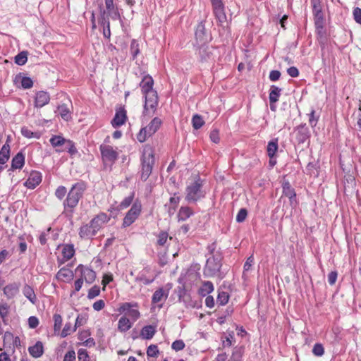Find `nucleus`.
I'll use <instances>...</instances> for the list:
<instances>
[{
    "label": "nucleus",
    "instance_id": "1",
    "mask_svg": "<svg viewBox=\"0 0 361 361\" xmlns=\"http://www.w3.org/2000/svg\"><path fill=\"white\" fill-rule=\"evenodd\" d=\"M154 80L149 75H145L140 82L142 92L145 96L144 116H152L158 105L157 92L153 90Z\"/></svg>",
    "mask_w": 361,
    "mask_h": 361
},
{
    "label": "nucleus",
    "instance_id": "32",
    "mask_svg": "<svg viewBox=\"0 0 361 361\" xmlns=\"http://www.w3.org/2000/svg\"><path fill=\"white\" fill-rule=\"evenodd\" d=\"M193 214L191 208L188 207H181L179 209L178 217L179 221H185Z\"/></svg>",
    "mask_w": 361,
    "mask_h": 361
},
{
    "label": "nucleus",
    "instance_id": "19",
    "mask_svg": "<svg viewBox=\"0 0 361 361\" xmlns=\"http://www.w3.org/2000/svg\"><path fill=\"white\" fill-rule=\"evenodd\" d=\"M105 5L106 11V14L108 16V18H111L112 20H118L120 18V14L117 10V8L114 6L113 0H105Z\"/></svg>",
    "mask_w": 361,
    "mask_h": 361
},
{
    "label": "nucleus",
    "instance_id": "23",
    "mask_svg": "<svg viewBox=\"0 0 361 361\" xmlns=\"http://www.w3.org/2000/svg\"><path fill=\"white\" fill-rule=\"evenodd\" d=\"M30 355L34 358H39L44 354V345L42 342L37 341L28 348Z\"/></svg>",
    "mask_w": 361,
    "mask_h": 361
},
{
    "label": "nucleus",
    "instance_id": "61",
    "mask_svg": "<svg viewBox=\"0 0 361 361\" xmlns=\"http://www.w3.org/2000/svg\"><path fill=\"white\" fill-rule=\"evenodd\" d=\"M28 325L31 329H35L39 325V319L35 317L31 316L28 318Z\"/></svg>",
    "mask_w": 361,
    "mask_h": 361
},
{
    "label": "nucleus",
    "instance_id": "29",
    "mask_svg": "<svg viewBox=\"0 0 361 361\" xmlns=\"http://www.w3.org/2000/svg\"><path fill=\"white\" fill-rule=\"evenodd\" d=\"M156 333L155 327L152 325L144 326L140 332V336L142 339L149 340L153 338Z\"/></svg>",
    "mask_w": 361,
    "mask_h": 361
},
{
    "label": "nucleus",
    "instance_id": "36",
    "mask_svg": "<svg viewBox=\"0 0 361 361\" xmlns=\"http://www.w3.org/2000/svg\"><path fill=\"white\" fill-rule=\"evenodd\" d=\"M58 111L61 117L65 120L68 121L71 118V113L66 104H62L58 106Z\"/></svg>",
    "mask_w": 361,
    "mask_h": 361
},
{
    "label": "nucleus",
    "instance_id": "59",
    "mask_svg": "<svg viewBox=\"0 0 361 361\" xmlns=\"http://www.w3.org/2000/svg\"><path fill=\"white\" fill-rule=\"evenodd\" d=\"M254 262H255V259H254V257L253 255H250L246 260L245 264H244V267H243V269H244V271H249L252 266L254 264Z\"/></svg>",
    "mask_w": 361,
    "mask_h": 361
},
{
    "label": "nucleus",
    "instance_id": "12",
    "mask_svg": "<svg viewBox=\"0 0 361 361\" xmlns=\"http://www.w3.org/2000/svg\"><path fill=\"white\" fill-rule=\"evenodd\" d=\"M195 39L197 44L199 46L201 44H206L209 39V36L206 33L204 24L201 22L200 23L195 30Z\"/></svg>",
    "mask_w": 361,
    "mask_h": 361
},
{
    "label": "nucleus",
    "instance_id": "27",
    "mask_svg": "<svg viewBox=\"0 0 361 361\" xmlns=\"http://www.w3.org/2000/svg\"><path fill=\"white\" fill-rule=\"evenodd\" d=\"M133 326V322L126 317V315L122 316L118 322V330L120 332H126Z\"/></svg>",
    "mask_w": 361,
    "mask_h": 361
},
{
    "label": "nucleus",
    "instance_id": "58",
    "mask_svg": "<svg viewBox=\"0 0 361 361\" xmlns=\"http://www.w3.org/2000/svg\"><path fill=\"white\" fill-rule=\"evenodd\" d=\"M168 238V233L166 232H161L158 235L157 243L158 245L163 246L166 243Z\"/></svg>",
    "mask_w": 361,
    "mask_h": 361
},
{
    "label": "nucleus",
    "instance_id": "4",
    "mask_svg": "<svg viewBox=\"0 0 361 361\" xmlns=\"http://www.w3.org/2000/svg\"><path fill=\"white\" fill-rule=\"evenodd\" d=\"M221 258L219 255H213L207 259L206 265L204 268V274L207 277L218 276L221 279L220 269L221 267Z\"/></svg>",
    "mask_w": 361,
    "mask_h": 361
},
{
    "label": "nucleus",
    "instance_id": "28",
    "mask_svg": "<svg viewBox=\"0 0 361 361\" xmlns=\"http://www.w3.org/2000/svg\"><path fill=\"white\" fill-rule=\"evenodd\" d=\"M25 164V156L22 152H18L12 159L11 168L13 169H20Z\"/></svg>",
    "mask_w": 361,
    "mask_h": 361
},
{
    "label": "nucleus",
    "instance_id": "16",
    "mask_svg": "<svg viewBox=\"0 0 361 361\" xmlns=\"http://www.w3.org/2000/svg\"><path fill=\"white\" fill-rule=\"evenodd\" d=\"M127 119L126 111L124 108H120L116 112L114 118L111 121V124L114 128L123 125Z\"/></svg>",
    "mask_w": 361,
    "mask_h": 361
},
{
    "label": "nucleus",
    "instance_id": "43",
    "mask_svg": "<svg viewBox=\"0 0 361 361\" xmlns=\"http://www.w3.org/2000/svg\"><path fill=\"white\" fill-rule=\"evenodd\" d=\"M9 313V306L6 303H0V316L3 322H6Z\"/></svg>",
    "mask_w": 361,
    "mask_h": 361
},
{
    "label": "nucleus",
    "instance_id": "38",
    "mask_svg": "<svg viewBox=\"0 0 361 361\" xmlns=\"http://www.w3.org/2000/svg\"><path fill=\"white\" fill-rule=\"evenodd\" d=\"M54 333L59 334L61 331V325H62V317L59 314H54Z\"/></svg>",
    "mask_w": 361,
    "mask_h": 361
},
{
    "label": "nucleus",
    "instance_id": "54",
    "mask_svg": "<svg viewBox=\"0 0 361 361\" xmlns=\"http://www.w3.org/2000/svg\"><path fill=\"white\" fill-rule=\"evenodd\" d=\"M33 85V82L32 79L29 77H23L21 78V86L24 89H29L32 87Z\"/></svg>",
    "mask_w": 361,
    "mask_h": 361
},
{
    "label": "nucleus",
    "instance_id": "22",
    "mask_svg": "<svg viewBox=\"0 0 361 361\" xmlns=\"http://www.w3.org/2000/svg\"><path fill=\"white\" fill-rule=\"evenodd\" d=\"M49 100V94L47 92L39 91L36 94L35 106L41 108L47 104Z\"/></svg>",
    "mask_w": 361,
    "mask_h": 361
},
{
    "label": "nucleus",
    "instance_id": "51",
    "mask_svg": "<svg viewBox=\"0 0 361 361\" xmlns=\"http://www.w3.org/2000/svg\"><path fill=\"white\" fill-rule=\"evenodd\" d=\"M247 216V211L246 209L242 208L239 210L236 216V221L238 223L243 222Z\"/></svg>",
    "mask_w": 361,
    "mask_h": 361
},
{
    "label": "nucleus",
    "instance_id": "64",
    "mask_svg": "<svg viewBox=\"0 0 361 361\" xmlns=\"http://www.w3.org/2000/svg\"><path fill=\"white\" fill-rule=\"evenodd\" d=\"M353 16L355 20L359 23L361 24V9L358 7L355 8L353 11Z\"/></svg>",
    "mask_w": 361,
    "mask_h": 361
},
{
    "label": "nucleus",
    "instance_id": "26",
    "mask_svg": "<svg viewBox=\"0 0 361 361\" xmlns=\"http://www.w3.org/2000/svg\"><path fill=\"white\" fill-rule=\"evenodd\" d=\"M283 194L289 198L290 203L295 200L296 194L294 189L291 187L288 180H284L282 183Z\"/></svg>",
    "mask_w": 361,
    "mask_h": 361
},
{
    "label": "nucleus",
    "instance_id": "57",
    "mask_svg": "<svg viewBox=\"0 0 361 361\" xmlns=\"http://www.w3.org/2000/svg\"><path fill=\"white\" fill-rule=\"evenodd\" d=\"M171 348L176 351H179L185 348V343L182 340H176L173 342Z\"/></svg>",
    "mask_w": 361,
    "mask_h": 361
},
{
    "label": "nucleus",
    "instance_id": "24",
    "mask_svg": "<svg viewBox=\"0 0 361 361\" xmlns=\"http://www.w3.org/2000/svg\"><path fill=\"white\" fill-rule=\"evenodd\" d=\"M310 137V131L305 126H300L297 128L296 139L299 143H304Z\"/></svg>",
    "mask_w": 361,
    "mask_h": 361
},
{
    "label": "nucleus",
    "instance_id": "35",
    "mask_svg": "<svg viewBox=\"0 0 361 361\" xmlns=\"http://www.w3.org/2000/svg\"><path fill=\"white\" fill-rule=\"evenodd\" d=\"M75 253L73 245H66L62 249V255L64 261L69 260Z\"/></svg>",
    "mask_w": 361,
    "mask_h": 361
},
{
    "label": "nucleus",
    "instance_id": "55",
    "mask_svg": "<svg viewBox=\"0 0 361 361\" xmlns=\"http://www.w3.org/2000/svg\"><path fill=\"white\" fill-rule=\"evenodd\" d=\"M63 150H67L71 155L77 152V149L71 140H68L65 145V147Z\"/></svg>",
    "mask_w": 361,
    "mask_h": 361
},
{
    "label": "nucleus",
    "instance_id": "33",
    "mask_svg": "<svg viewBox=\"0 0 361 361\" xmlns=\"http://www.w3.org/2000/svg\"><path fill=\"white\" fill-rule=\"evenodd\" d=\"M278 148V139H274L269 141L267 147V152L269 157H275Z\"/></svg>",
    "mask_w": 361,
    "mask_h": 361
},
{
    "label": "nucleus",
    "instance_id": "20",
    "mask_svg": "<svg viewBox=\"0 0 361 361\" xmlns=\"http://www.w3.org/2000/svg\"><path fill=\"white\" fill-rule=\"evenodd\" d=\"M73 272L71 269L63 267L57 272L56 277L59 281L70 282L73 279Z\"/></svg>",
    "mask_w": 361,
    "mask_h": 361
},
{
    "label": "nucleus",
    "instance_id": "18",
    "mask_svg": "<svg viewBox=\"0 0 361 361\" xmlns=\"http://www.w3.org/2000/svg\"><path fill=\"white\" fill-rule=\"evenodd\" d=\"M99 23L103 27L104 37L109 39L111 37L110 22L109 18H108V16L106 14L104 10L101 12Z\"/></svg>",
    "mask_w": 361,
    "mask_h": 361
},
{
    "label": "nucleus",
    "instance_id": "45",
    "mask_svg": "<svg viewBox=\"0 0 361 361\" xmlns=\"http://www.w3.org/2000/svg\"><path fill=\"white\" fill-rule=\"evenodd\" d=\"M137 306V303L124 302L118 308V312L121 313L126 312V315H127L128 312L132 309V307Z\"/></svg>",
    "mask_w": 361,
    "mask_h": 361
},
{
    "label": "nucleus",
    "instance_id": "40",
    "mask_svg": "<svg viewBox=\"0 0 361 361\" xmlns=\"http://www.w3.org/2000/svg\"><path fill=\"white\" fill-rule=\"evenodd\" d=\"M27 61V51H21L18 54H17L15 57V62L19 66H23L25 64Z\"/></svg>",
    "mask_w": 361,
    "mask_h": 361
},
{
    "label": "nucleus",
    "instance_id": "50",
    "mask_svg": "<svg viewBox=\"0 0 361 361\" xmlns=\"http://www.w3.org/2000/svg\"><path fill=\"white\" fill-rule=\"evenodd\" d=\"M134 198V194L132 193L129 196L124 198V200L121 202L119 207L120 209H126L130 205Z\"/></svg>",
    "mask_w": 361,
    "mask_h": 361
},
{
    "label": "nucleus",
    "instance_id": "17",
    "mask_svg": "<svg viewBox=\"0 0 361 361\" xmlns=\"http://www.w3.org/2000/svg\"><path fill=\"white\" fill-rule=\"evenodd\" d=\"M97 234L90 222L80 228L79 235L82 239H91Z\"/></svg>",
    "mask_w": 361,
    "mask_h": 361
},
{
    "label": "nucleus",
    "instance_id": "11",
    "mask_svg": "<svg viewBox=\"0 0 361 361\" xmlns=\"http://www.w3.org/2000/svg\"><path fill=\"white\" fill-rule=\"evenodd\" d=\"M197 54L201 62H208L213 60L212 48L206 44L199 46Z\"/></svg>",
    "mask_w": 361,
    "mask_h": 361
},
{
    "label": "nucleus",
    "instance_id": "60",
    "mask_svg": "<svg viewBox=\"0 0 361 361\" xmlns=\"http://www.w3.org/2000/svg\"><path fill=\"white\" fill-rule=\"evenodd\" d=\"M242 354L239 350H235L231 358L227 361H241Z\"/></svg>",
    "mask_w": 361,
    "mask_h": 361
},
{
    "label": "nucleus",
    "instance_id": "25",
    "mask_svg": "<svg viewBox=\"0 0 361 361\" xmlns=\"http://www.w3.org/2000/svg\"><path fill=\"white\" fill-rule=\"evenodd\" d=\"M214 14L220 23H223L226 20V16L224 11L223 4L212 6Z\"/></svg>",
    "mask_w": 361,
    "mask_h": 361
},
{
    "label": "nucleus",
    "instance_id": "6",
    "mask_svg": "<svg viewBox=\"0 0 361 361\" xmlns=\"http://www.w3.org/2000/svg\"><path fill=\"white\" fill-rule=\"evenodd\" d=\"M154 163V157L152 151L150 149L145 150L142 155L141 171V178L142 180L145 181L149 177L152 171Z\"/></svg>",
    "mask_w": 361,
    "mask_h": 361
},
{
    "label": "nucleus",
    "instance_id": "30",
    "mask_svg": "<svg viewBox=\"0 0 361 361\" xmlns=\"http://www.w3.org/2000/svg\"><path fill=\"white\" fill-rule=\"evenodd\" d=\"M281 89L275 86L271 85L269 92V102L271 104H275L279 101V98L281 95Z\"/></svg>",
    "mask_w": 361,
    "mask_h": 361
},
{
    "label": "nucleus",
    "instance_id": "44",
    "mask_svg": "<svg viewBox=\"0 0 361 361\" xmlns=\"http://www.w3.org/2000/svg\"><path fill=\"white\" fill-rule=\"evenodd\" d=\"M130 49L133 59H135L140 53L139 44L135 39L131 41Z\"/></svg>",
    "mask_w": 361,
    "mask_h": 361
},
{
    "label": "nucleus",
    "instance_id": "3",
    "mask_svg": "<svg viewBox=\"0 0 361 361\" xmlns=\"http://www.w3.org/2000/svg\"><path fill=\"white\" fill-rule=\"evenodd\" d=\"M202 187L203 180L200 178L190 183L185 188V200L189 203H196L204 198L206 192Z\"/></svg>",
    "mask_w": 361,
    "mask_h": 361
},
{
    "label": "nucleus",
    "instance_id": "49",
    "mask_svg": "<svg viewBox=\"0 0 361 361\" xmlns=\"http://www.w3.org/2000/svg\"><path fill=\"white\" fill-rule=\"evenodd\" d=\"M159 353V351L157 345L152 344L147 348V355L149 357H157Z\"/></svg>",
    "mask_w": 361,
    "mask_h": 361
},
{
    "label": "nucleus",
    "instance_id": "46",
    "mask_svg": "<svg viewBox=\"0 0 361 361\" xmlns=\"http://www.w3.org/2000/svg\"><path fill=\"white\" fill-rule=\"evenodd\" d=\"M0 157L8 158L10 157V145L9 138L7 139L6 143L2 146L0 151Z\"/></svg>",
    "mask_w": 361,
    "mask_h": 361
},
{
    "label": "nucleus",
    "instance_id": "53",
    "mask_svg": "<svg viewBox=\"0 0 361 361\" xmlns=\"http://www.w3.org/2000/svg\"><path fill=\"white\" fill-rule=\"evenodd\" d=\"M66 193L67 190L64 186L58 187L55 191V195L59 200H62L66 196Z\"/></svg>",
    "mask_w": 361,
    "mask_h": 361
},
{
    "label": "nucleus",
    "instance_id": "15",
    "mask_svg": "<svg viewBox=\"0 0 361 361\" xmlns=\"http://www.w3.org/2000/svg\"><path fill=\"white\" fill-rule=\"evenodd\" d=\"M42 181V175L38 171H32L25 183V185L29 189L35 188Z\"/></svg>",
    "mask_w": 361,
    "mask_h": 361
},
{
    "label": "nucleus",
    "instance_id": "21",
    "mask_svg": "<svg viewBox=\"0 0 361 361\" xmlns=\"http://www.w3.org/2000/svg\"><path fill=\"white\" fill-rule=\"evenodd\" d=\"M20 284L18 283H12L6 285L4 288V294L8 299L14 298L18 293Z\"/></svg>",
    "mask_w": 361,
    "mask_h": 361
},
{
    "label": "nucleus",
    "instance_id": "62",
    "mask_svg": "<svg viewBox=\"0 0 361 361\" xmlns=\"http://www.w3.org/2000/svg\"><path fill=\"white\" fill-rule=\"evenodd\" d=\"M209 137L213 142L218 143L220 140L219 130L216 129L212 130Z\"/></svg>",
    "mask_w": 361,
    "mask_h": 361
},
{
    "label": "nucleus",
    "instance_id": "48",
    "mask_svg": "<svg viewBox=\"0 0 361 361\" xmlns=\"http://www.w3.org/2000/svg\"><path fill=\"white\" fill-rule=\"evenodd\" d=\"M100 293V288L98 286H92L88 291L87 298L88 299H93L98 296Z\"/></svg>",
    "mask_w": 361,
    "mask_h": 361
},
{
    "label": "nucleus",
    "instance_id": "42",
    "mask_svg": "<svg viewBox=\"0 0 361 361\" xmlns=\"http://www.w3.org/2000/svg\"><path fill=\"white\" fill-rule=\"evenodd\" d=\"M229 299L228 294L225 291L219 292L216 298V302L220 305H225Z\"/></svg>",
    "mask_w": 361,
    "mask_h": 361
},
{
    "label": "nucleus",
    "instance_id": "63",
    "mask_svg": "<svg viewBox=\"0 0 361 361\" xmlns=\"http://www.w3.org/2000/svg\"><path fill=\"white\" fill-rule=\"evenodd\" d=\"M63 361H75V353L73 350L68 351L63 358Z\"/></svg>",
    "mask_w": 361,
    "mask_h": 361
},
{
    "label": "nucleus",
    "instance_id": "5",
    "mask_svg": "<svg viewBox=\"0 0 361 361\" xmlns=\"http://www.w3.org/2000/svg\"><path fill=\"white\" fill-rule=\"evenodd\" d=\"M162 123L161 120L158 118H154L150 123L142 128L137 135V139L140 142H144L148 137L154 135L160 128Z\"/></svg>",
    "mask_w": 361,
    "mask_h": 361
},
{
    "label": "nucleus",
    "instance_id": "52",
    "mask_svg": "<svg viewBox=\"0 0 361 361\" xmlns=\"http://www.w3.org/2000/svg\"><path fill=\"white\" fill-rule=\"evenodd\" d=\"M312 353L316 356H322L324 353V349L323 345L320 343L314 344L313 349H312Z\"/></svg>",
    "mask_w": 361,
    "mask_h": 361
},
{
    "label": "nucleus",
    "instance_id": "34",
    "mask_svg": "<svg viewBox=\"0 0 361 361\" xmlns=\"http://www.w3.org/2000/svg\"><path fill=\"white\" fill-rule=\"evenodd\" d=\"M214 290L213 283L210 281H205L199 289V294L202 296H206Z\"/></svg>",
    "mask_w": 361,
    "mask_h": 361
},
{
    "label": "nucleus",
    "instance_id": "37",
    "mask_svg": "<svg viewBox=\"0 0 361 361\" xmlns=\"http://www.w3.org/2000/svg\"><path fill=\"white\" fill-rule=\"evenodd\" d=\"M50 143L54 147L65 146L68 140H66L61 136L54 135L50 139Z\"/></svg>",
    "mask_w": 361,
    "mask_h": 361
},
{
    "label": "nucleus",
    "instance_id": "8",
    "mask_svg": "<svg viewBox=\"0 0 361 361\" xmlns=\"http://www.w3.org/2000/svg\"><path fill=\"white\" fill-rule=\"evenodd\" d=\"M314 23L317 28H322L324 24V16L322 13L320 0H311Z\"/></svg>",
    "mask_w": 361,
    "mask_h": 361
},
{
    "label": "nucleus",
    "instance_id": "7",
    "mask_svg": "<svg viewBox=\"0 0 361 361\" xmlns=\"http://www.w3.org/2000/svg\"><path fill=\"white\" fill-rule=\"evenodd\" d=\"M142 205L138 201L135 202L130 209L128 212L126 216L123 219V226L128 227L130 226L140 216L141 212Z\"/></svg>",
    "mask_w": 361,
    "mask_h": 361
},
{
    "label": "nucleus",
    "instance_id": "9",
    "mask_svg": "<svg viewBox=\"0 0 361 361\" xmlns=\"http://www.w3.org/2000/svg\"><path fill=\"white\" fill-rule=\"evenodd\" d=\"M100 152L104 161L114 163L118 157V154L112 146L102 145Z\"/></svg>",
    "mask_w": 361,
    "mask_h": 361
},
{
    "label": "nucleus",
    "instance_id": "56",
    "mask_svg": "<svg viewBox=\"0 0 361 361\" xmlns=\"http://www.w3.org/2000/svg\"><path fill=\"white\" fill-rule=\"evenodd\" d=\"M78 361H89L87 352L85 349H79L78 351Z\"/></svg>",
    "mask_w": 361,
    "mask_h": 361
},
{
    "label": "nucleus",
    "instance_id": "14",
    "mask_svg": "<svg viewBox=\"0 0 361 361\" xmlns=\"http://www.w3.org/2000/svg\"><path fill=\"white\" fill-rule=\"evenodd\" d=\"M109 217L105 213H100L94 217L90 224L97 233L103 227V226L109 221Z\"/></svg>",
    "mask_w": 361,
    "mask_h": 361
},
{
    "label": "nucleus",
    "instance_id": "47",
    "mask_svg": "<svg viewBox=\"0 0 361 361\" xmlns=\"http://www.w3.org/2000/svg\"><path fill=\"white\" fill-rule=\"evenodd\" d=\"M75 328H72L71 323H66L61 332V336L62 338L66 337L68 335H70L72 332L75 331Z\"/></svg>",
    "mask_w": 361,
    "mask_h": 361
},
{
    "label": "nucleus",
    "instance_id": "39",
    "mask_svg": "<svg viewBox=\"0 0 361 361\" xmlns=\"http://www.w3.org/2000/svg\"><path fill=\"white\" fill-rule=\"evenodd\" d=\"M21 134L27 137V138H39L40 137V133L38 132H32L30 129H28L27 127H23L21 128Z\"/></svg>",
    "mask_w": 361,
    "mask_h": 361
},
{
    "label": "nucleus",
    "instance_id": "13",
    "mask_svg": "<svg viewBox=\"0 0 361 361\" xmlns=\"http://www.w3.org/2000/svg\"><path fill=\"white\" fill-rule=\"evenodd\" d=\"M169 296V290H165L163 288H159L154 293L152 297V302L153 304H158L159 308L162 307L163 302L167 299Z\"/></svg>",
    "mask_w": 361,
    "mask_h": 361
},
{
    "label": "nucleus",
    "instance_id": "41",
    "mask_svg": "<svg viewBox=\"0 0 361 361\" xmlns=\"http://www.w3.org/2000/svg\"><path fill=\"white\" fill-rule=\"evenodd\" d=\"M192 126L195 129H200L204 124L202 117L198 114H195L192 118Z\"/></svg>",
    "mask_w": 361,
    "mask_h": 361
},
{
    "label": "nucleus",
    "instance_id": "2",
    "mask_svg": "<svg viewBox=\"0 0 361 361\" xmlns=\"http://www.w3.org/2000/svg\"><path fill=\"white\" fill-rule=\"evenodd\" d=\"M86 188L87 185L84 181H78L73 184L67 195L66 199L63 202L64 207H70L71 209L75 207L80 198H82Z\"/></svg>",
    "mask_w": 361,
    "mask_h": 361
},
{
    "label": "nucleus",
    "instance_id": "10",
    "mask_svg": "<svg viewBox=\"0 0 361 361\" xmlns=\"http://www.w3.org/2000/svg\"><path fill=\"white\" fill-rule=\"evenodd\" d=\"M76 271L80 272V278L85 281L87 283L91 284L95 281L96 273L92 269L80 264L78 266Z\"/></svg>",
    "mask_w": 361,
    "mask_h": 361
},
{
    "label": "nucleus",
    "instance_id": "31",
    "mask_svg": "<svg viewBox=\"0 0 361 361\" xmlns=\"http://www.w3.org/2000/svg\"><path fill=\"white\" fill-rule=\"evenodd\" d=\"M23 293L32 304L36 303L37 297L31 286L25 285L23 288Z\"/></svg>",
    "mask_w": 361,
    "mask_h": 361
}]
</instances>
